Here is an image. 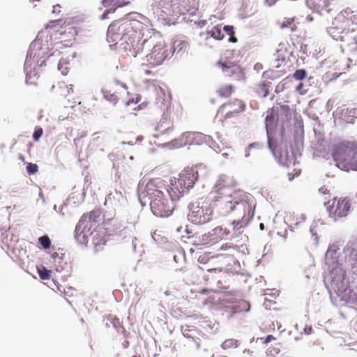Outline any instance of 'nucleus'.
<instances>
[{
  "instance_id": "obj_1",
  "label": "nucleus",
  "mask_w": 357,
  "mask_h": 357,
  "mask_svg": "<svg viewBox=\"0 0 357 357\" xmlns=\"http://www.w3.org/2000/svg\"><path fill=\"white\" fill-rule=\"evenodd\" d=\"M213 204L221 215H231L233 230H239L248 225L254 216V208L248 197L240 191L218 182L212 192Z\"/></svg>"
},
{
  "instance_id": "obj_2",
  "label": "nucleus",
  "mask_w": 357,
  "mask_h": 357,
  "mask_svg": "<svg viewBox=\"0 0 357 357\" xmlns=\"http://www.w3.org/2000/svg\"><path fill=\"white\" fill-rule=\"evenodd\" d=\"M142 36L148 37V47L153 46L151 52L146 56V65L155 67L161 65L171 54L172 51L168 48L160 33L146 25L142 29Z\"/></svg>"
},
{
  "instance_id": "obj_3",
  "label": "nucleus",
  "mask_w": 357,
  "mask_h": 357,
  "mask_svg": "<svg viewBox=\"0 0 357 357\" xmlns=\"http://www.w3.org/2000/svg\"><path fill=\"white\" fill-rule=\"evenodd\" d=\"M211 202L207 197H200L191 203L188 220L196 224L202 225L210 222L213 217V211L211 208Z\"/></svg>"
},
{
  "instance_id": "obj_4",
  "label": "nucleus",
  "mask_w": 357,
  "mask_h": 357,
  "mask_svg": "<svg viewBox=\"0 0 357 357\" xmlns=\"http://www.w3.org/2000/svg\"><path fill=\"white\" fill-rule=\"evenodd\" d=\"M198 178V172L190 168L183 170L174 183H172L169 197L173 199H178L184 192L192 188Z\"/></svg>"
},
{
  "instance_id": "obj_5",
  "label": "nucleus",
  "mask_w": 357,
  "mask_h": 357,
  "mask_svg": "<svg viewBox=\"0 0 357 357\" xmlns=\"http://www.w3.org/2000/svg\"><path fill=\"white\" fill-rule=\"evenodd\" d=\"M333 157L340 168L350 165L357 169V144L351 142L340 144L335 149Z\"/></svg>"
},
{
  "instance_id": "obj_6",
  "label": "nucleus",
  "mask_w": 357,
  "mask_h": 357,
  "mask_svg": "<svg viewBox=\"0 0 357 357\" xmlns=\"http://www.w3.org/2000/svg\"><path fill=\"white\" fill-rule=\"evenodd\" d=\"M160 5L167 15L193 13L197 9L196 0H160Z\"/></svg>"
},
{
  "instance_id": "obj_7",
  "label": "nucleus",
  "mask_w": 357,
  "mask_h": 357,
  "mask_svg": "<svg viewBox=\"0 0 357 357\" xmlns=\"http://www.w3.org/2000/svg\"><path fill=\"white\" fill-rule=\"evenodd\" d=\"M246 104L241 99L234 98L222 104L218 110L217 115L222 122L236 118L245 112Z\"/></svg>"
},
{
  "instance_id": "obj_8",
  "label": "nucleus",
  "mask_w": 357,
  "mask_h": 357,
  "mask_svg": "<svg viewBox=\"0 0 357 357\" xmlns=\"http://www.w3.org/2000/svg\"><path fill=\"white\" fill-rule=\"evenodd\" d=\"M170 188L165 187L164 181L160 178L151 179L147 182L144 189L139 192V197L146 199L151 202L155 198H160L167 194L169 195Z\"/></svg>"
},
{
  "instance_id": "obj_9",
  "label": "nucleus",
  "mask_w": 357,
  "mask_h": 357,
  "mask_svg": "<svg viewBox=\"0 0 357 357\" xmlns=\"http://www.w3.org/2000/svg\"><path fill=\"white\" fill-rule=\"evenodd\" d=\"M176 200L173 199L167 194L160 198H155L150 202L151 210L155 216L161 218L169 217L172 214L174 209V202Z\"/></svg>"
},
{
  "instance_id": "obj_10",
  "label": "nucleus",
  "mask_w": 357,
  "mask_h": 357,
  "mask_svg": "<svg viewBox=\"0 0 357 357\" xmlns=\"http://www.w3.org/2000/svg\"><path fill=\"white\" fill-rule=\"evenodd\" d=\"M147 38L148 37H146L141 41L139 36L135 32L125 37V42L120 43V46L125 50L128 56L136 57L143 52L145 45L148 47V42H146Z\"/></svg>"
},
{
  "instance_id": "obj_11",
  "label": "nucleus",
  "mask_w": 357,
  "mask_h": 357,
  "mask_svg": "<svg viewBox=\"0 0 357 357\" xmlns=\"http://www.w3.org/2000/svg\"><path fill=\"white\" fill-rule=\"evenodd\" d=\"M326 205L329 215L333 218L334 220L347 216L351 208L349 200L347 198L339 199L334 198L332 202L331 200L328 201Z\"/></svg>"
},
{
  "instance_id": "obj_12",
  "label": "nucleus",
  "mask_w": 357,
  "mask_h": 357,
  "mask_svg": "<svg viewBox=\"0 0 357 357\" xmlns=\"http://www.w3.org/2000/svg\"><path fill=\"white\" fill-rule=\"evenodd\" d=\"M225 75L234 81H241L245 79L243 69L236 63L225 60L218 63Z\"/></svg>"
},
{
  "instance_id": "obj_13",
  "label": "nucleus",
  "mask_w": 357,
  "mask_h": 357,
  "mask_svg": "<svg viewBox=\"0 0 357 357\" xmlns=\"http://www.w3.org/2000/svg\"><path fill=\"white\" fill-rule=\"evenodd\" d=\"M230 234V231L224 229L222 227H216L207 234L199 237V242L202 245L211 246L223 238H227Z\"/></svg>"
},
{
  "instance_id": "obj_14",
  "label": "nucleus",
  "mask_w": 357,
  "mask_h": 357,
  "mask_svg": "<svg viewBox=\"0 0 357 357\" xmlns=\"http://www.w3.org/2000/svg\"><path fill=\"white\" fill-rule=\"evenodd\" d=\"M93 223L87 218L86 215H82L75 229V238L80 244H86L88 234H90Z\"/></svg>"
},
{
  "instance_id": "obj_15",
  "label": "nucleus",
  "mask_w": 357,
  "mask_h": 357,
  "mask_svg": "<svg viewBox=\"0 0 357 357\" xmlns=\"http://www.w3.org/2000/svg\"><path fill=\"white\" fill-rule=\"evenodd\" d=\"M123 31L120 24H110L107 32V41L114 43L115 45L119 42H125V37H128V35L125 34Z\"/></svg>"
},
{
  "instance_id": "obj_16",
  "label": "nucleus",
  "mask_w": 357,
  "mask_h": 357,
  "mask_svg": "<svg viewBox=\"0 0 357 357\" xmlns=\"http://www.w3.org/2000/svg\"><path fill=\"white\" fill-rule=\"evenodd\" d=\"M337 296L345 303H355L357 301L356 294L343 282L337 284L335 290Z\"/></svg>"
},
{
  "instance_id": "obj_17",
  "label": "nucleus",
  "mask_w": 357,
  "mask_h": 357,
  "mask_svg": "<svg viewBox=\"0 0 357 357\" xmlns=\"http://www.w3.org/2000/svg\"><path fill=\"white\" fill-rule=\"evenodd\" d=\"M343 24H332L327 28L328 33L336 40H342V38L350 31Z\"/></svg>"
},
{
  "instance_id": "obj_18",
  "label": "nucleus",
  "mask_w": 357,
  "mask_h": 357,
  "mask_svg": "<svg viewBox=\"0 0 357 357\" xmlns=\"http://www.w3.org/2000/svg\"><path fill=\"white\" fill-rule=\"evenodd\" d=\"M102 3L105 7H111L110 9L106 10L101 16L100 19L105 20L108 14L114 13L117 8L129 4L130 0H102Z\"/></svg>"
},
{
  "instance_id": "obj_19",
  "label": "nucleus",
  "mask_w": 357,
  "mask_h": 357,
  "mask_svg": "<svg viewBox=\"0 0 357 357\" xmlns=\"http://www.w3.org/2000/svg\"><path fill=\"white\" fill-rule=\"evenodd\" d=\"M357 41V33H355L354 30H350L347 34L342 38L344 47L350 52L355 53L357 50L356 46Z\"/></svg>"
},
{
  "instance_id": "obj_20",
  "label": "nucleus",
  "mask_w": 357,
  "mask_h": 357,
  "mask_svg": "<svg viewBox=\"0 0 357 357\" xmlns=\"http://www.w3.org/2000/svg\"><path fill=\"white\" fill-rule=\"evenodd\" d=\"M172 128L173 121L170 114L168 112L164 113L156 126V130L161 134H163L172 130Z\"/></svg>"
},
{
  "instance_id": "obj_21",
  "label": "nucleus",
  "mask_w": 357,
  "mask_h": 357,
  "mask_svg": "<svg viewBox=\"0 0 357 357\" xmlns=\"http://www.w3.org/2000/svg\"><path fill=\"white\" fill-rule=\"evenodd\" d=\"M44 52H42L41 55V50H35L31 47L29 51L27 57L26 59L25 65H27L30 61L35 62L38 66H42L46 59V56L43 54Z\"/></svg>"
},
{
  "instance_id": "obj_22",
  "label": "nucleus",
  "mask_w": 357,
  "mask_h": 357,
  "mask_svg": "<svg viewBox=\"0 0 357 357\" xmlns=\"http://www.w3.org/2000/svg\"><path fill=\"white\" fill-rule=\"evenodd\" d=\"M189 47V43L184 36H177L173 39L172 54L184 52Z\"/></svg>"
},
{
  "instance_id": "obj_23",
  "label": "nucleus",
  "mask_w": 357,
  "mask_h": 357,
  "mask_svg": "<svg viewBox=\"0 0 357 357\" xmlns=\"http://www.w3.org/2000/svg\"><path fill=\"white\" fill-rule=\"evenodd\" d=\"M335 19L337 22H354L357 21V13L351 8H346L338 13Z\"/></svg>"
},
{
  "instance_id": "obj_24",
  "label": "nucleus",
  "mask_w": 357,
  "mask_h": 357,
  "mask_svg": "<svg viewBox=\"0 0 357 357\" xmlns=\"http://www.w3.org/2000/svg\"><path fill=\"white\" fill-rule=\"evenodd\" d=\"M52 91L59 96L66 97L73 92V85H67L64 82H58L56 85H53Z\"/></svg>"
},
{
  "instance_id": "obj_25",
  "label": "nucleus",
  "mask_w": 357,
  "mask_h": 357,
  "mask_svg": "<svg viewBox=\"0 0 357 357\" xmlns=\"http://www.w3.org/2000/svg\"><path fill=\"white\" fill-rule=\"evenodd\" d=\"M224 273L222 268H209L204 274V279L208 282H216L218 284L220 283L219 280L221 277L220 275Z\"/></svg>"
},
{
  "instance_id": "obj_26",
  "label": "nucleus",
  "mask_w": 357,
  "mask_h": 357,
  "mask_svg": "<svg viewBox=\"0 0 357 357\" xmlns=\"http://www.w3.org/2000/svg\"><path fill=\"white\" fill-rule=\"evenodd\" d=\"M331 0H306V3L309 8L316 10L317 13H321L327 8L330 3Z\"/></svg>"
},
{
  "instance_id": "obj_27",
  "label": "nucleus",
  "mask_w": 357,
  "mask_h": 357,
  "mask_svg": "<svg viewBox=\"0 0 357 357\" xmlns=\"http://www.w3.org/2000/svg\"><path fill=\"white\" fill-rule=\"evenodd\" d=\"M202 138V134L197 132H187L181 136V140L183 141L185 144H192L195 140L201 141Z\"/></svg>"
},
{
  "instance_id": "obj_28",
  "label": "nucleus",
  "mask_w": 357,
  "mask_h": 357,
  "mask_svg": "<svg viewBox=\"0 0 357 357\" xmlns=\"http://www.w3.org/2000/svg\"><path fill=\"white\" fill-rule=\"evenodd\" d=\"M235 86L232 84L222 85L218 89L216 93L219 97L227 98L235 92Z\"/></svg>"
},
{
  "instance_id": "obj_29",
  "label": "nucleus",
  "mask_w": 357,
  "mask_h": 357,
  "mask_svg": "<svg viewBox=\"0 0 357 357\" xmlns=\"http://www.w3.org/2000/svg\"><path fill=\"white\" fill-rule=\"evenodd\" d=\"M271 84V82L269 81L261 82L256 86L255 92L259 96L265 98L269 94Z\"/></svg>"
},
{
  "instance_id": "obj_30",
  "label": "nucleus",
  "mask_w": 357,
  "mask_h": 357,
  "mask_svg": "<svg viewBox=\"0 0 357 357\" xmlns=\"http://www.w3.org/2000/svg\"><path fill=\"white\" fill-rule=\"evenodd\" d=\"M239 247L236 244H234L233 243H226L223 244L220 248V250L225 252L221 254V255H229V256H234L235 252H237L238 251Z\"/></svg>"
},
{
  "instance_id": "obj_31",
  "label": "nucleus",
  "mask_w": 357,
  "mask_h": 357,
  "mask_svg": "<svg viewBox=\"0 0 357 357\" xmlns=\"http://www.w3.org/2000/svg\"><path fill=\"white\" fill-rule=\"evenodd\" d=\"M144 16L139 13L132 12L126 15L125 20L128 22H141Z\"/></svg>"
},
{
  "instance_id": "obj_32",
  "label": "nucleus",
  "mask_w": 357,
  "mask_h": 357,
  "mask_svg": "<svg viewBox=\"0 0 357 357\" xmlns=\"http://www.w3.org/2000/svg\"><path fill=\"white\" fill-rule=\"evenodd\" d=\"M238 346V341L236 339H227L225 340L222 344L221 347L223 349H229L232 348H236Z\"/></svg>"
},
{
  "instance_id": "obj_33",
  "label": "nucleus",
  "mask_w": 357,
  "mask_h": 357,
  "mask_svg": "<svg viewBox=\"0 0 357 357\" xmlns=\"http://www.w3.org/2000/svg\"><path fill=\"white\" fill-rule=\"evenodd\" d=\"M37 270L41 280H47L51 278V271L47 270L45 266H41L38 267Z\"/></svg>"
},
{
  "instance_id": "obj_34",
  "label": "nucleus",
  "mask_w": 357,
  "mask_h": 357,
  "mask_svg": "<svg viewBox=\"0 0 357 357\" xmlns=\"http://www.w3.org/2000/svg\"><path fill=\"white\" fill-rule=\"evenodd\" d=\"M211 36L216 40H221L224 35L222 33L221 25H217L214 26L210 32Z\"/></svg>"
},
{
  "instance_id": "obj_35",
  "label": "nucleus",
  "mask_w": 357,
  "mask_h": 357,
  "mask_svg": "<svg viewBox=\"0 0 357 357\" xmlns=\"http://www.w3.org/2000/svg\"><path fill=\"white\" fill-rule=\"evenodd\" d=\"M102 92H103L105 98L107 100H108L112 102H114V103H116L118 101L119 96L116 93L112 92L111 90H108V89H104L102 91Z\"/></svg>"
},
{
  "instance_id": "obj_36",
  "label": "nucleus",
  "mask_w": 357,
  "mask_h": 357,
  "mask_svg": "<svg viewBox=\"0 0 357 357\" xmlns=\"http://www.w3.org/2000/svg\"><path fill=\"white\" fill-rule=\"evenodd\" d=\"M83 215H86L87 218L93 223L97 222L100 213L98 210H93L90 213H84Z\"/></svg>"
},
{
  "instance_id": "obj_37",
  "label": "nucleus",
  "mask_w": 357,
  "mask_h": 357,
  "mask_svg": "<svg viewBox=\"0 0 357 357\" xmlns=\"http://www.w3.org/2000/svg\"><path fill=\"white\" fill-rule=\"evenodd\" d=\"M38 241L45 249L50 248L51 245V241L47 235L40 237Z\"/></svg>"
},
{
  "instance_id": "obj_38",
  "label": "nucleus",
  "mask_w": 357,
  "mask_h": 357,
  "mask_svg": "<svg viewBox=\"0 0 357 357\" xmlns=\"http://www.w3.org/2000/svg\"><path fill=\"white\" fill-rule=\"evenodd\" d=\"M43 135V130L41 127H36L33 133V139L35 142H38Z\"/></svg>"
},
{
  "instance_id": "obj_39",
  "label": "nucleus",
  "mask_w": 357,
  "mask_h": 357,
  "mask_svg": "<svg viewBox=\"0 0 357 357\" xmlns=\"http://www.w3.org/2000/svg\"><path fill=\"white\" fill-rule=\"evenodd\" d=\"M306 76V73L305 70L301 69L297 70L294 73V77L297 80H302Z\"/></svg>"
},
{
  "instance_id": "obj_40",
  "label": "nucleus",
  "mask_w": 357,
  "mask_h": 357,
  "mask_svg": "<svg viewBox=\"0 0 357 357\" xmlns=\"http://www.w3.org/2000/svg\"><path fill=\"white\" fill-rule=\"evenodd\" d=\"M26 171L29 174H34L38 171V167L36 164L29 163L26 166Z\"/></svg>"
},
{
  "instance_id": "obj_41",
  "label": "nucleus",
  "mask_w": 357,
  "mask_h": 357,
  "mask_svg": "<svg viewBox=\"0 0 357 357\" xmlns=\"http://www.w3.org/2000/svg\"><path fill=\"white\" fill-rule=\"evenodd\" d=\"M58 69L62 73V75H66L68 73V68L67 66H63V64L61 63V61H59L58 65Z\"/></svg>"
},
{
  "instance_id": "obj_42",
  "label": "nucleus",
  "mask_w": 357,
  "mask_h": 357,
  "mask_svg": "<svg viewBox=\"0 0 357 357\" xmlns=\"http://www.w3.org/2000/svg\"><path fill=\"white\" fill-rule=\"evenodd\" d=\"M280 351V347H269L267 350V352L271 356H275L279 354Z\"/></svg>"
},
{
  "instance_id": "obj_43",
  "label": "nucleus",
  "mask_w": 357,
  "mask_h": 357,
  "mask_svg": "<svg viewBox=\"0 0 357 357\" xmlns=\"http://www.w3.org/2000/svg\"><path fill=\"white\" fill-rule=\"evenodd\" d=\"M276 338L272 335H267L266 337H261L260 340L262 341L263 343L264 344H268L272 340H275Z\"/></svg>"
},
{
  "instance_id": "obj_44",
  "label": "nucleus",
  "mask_w": 357,
  "mask_h": 357,
  "mask_svg": "<svg viewBox=\"0 0 357 357\" xmlns=\"http://www.w3.org/2000/svg\"><path fill=\"white\" fill-rule=\"evenodd\" d=\"M224 30L229 35V36H231V35H234V26H230V25H227V26H225L224 27Z\"/></svg>"
},
{
  "instance_id": "obj_45",
  "label": "nucleus",
  "mask_w": 357,
  "mask_h": 357,
  "mask_svg": "<svg viewBox=\"0 0 357 357\" xmlns=\"http://www.w3.org/2000/svg\"><path fill=\"white\" fill-rule=\"evenodd\" d=\"M53 13L54 14H60L61 13V7L59 4H56L53 6Z\"/></svg>"
},
{
  "instance_id": "obj_46",
  "label": "nucleus",
  "mask_w": 357,
  "mask_h": 357,
  "mask_svg": "<svg viewBox=\"0 0 357 357\" xmlns=\"http://www.w3.org/2000/svg\"><path fill=\"white\" fill-rule=\"evenodd\" d=\"M353 262L351 263V270L354 273L357 274V258L356 259H352Z\"/></svg>"
},
{
  "instance_id": "obj_47",
  "label": "nucleus",
  "mask_w": 357,
  "mask_h": 357,
  "mask_svg": "<svg viewBox=\"0 0 357 357\" xmlns=\"http://www.w3.org/2000/svg\"><path fill=\"white\" fill-rule=\"evenodd\" d=\"M198 261L201 264H206V255L199 256V257L198 259Z\"/></svg>"
},
{
  "instance_id": "obj_48",
  "label": "nucleus",
  "mask_w": 357,
  "mask_h": 357,
  "mask_svg": "<svg viewBox=\"0 0 357 357\" xmlns=\"http://www.w3.org/2000/svg\"><path fill=\"white\" fill-rule=\"evenodd\" d=\"M240 303H241V306H243V307L245 308V311H248L249 310V304L247 302L242 301H241Z\"/></svg>"
},
{
  "instance_id": "obj_49",
  "label": "nucleus",
  "mask_w": 357,
  "mask_h": 357,
  "mask_svg": "<svg viewBox=\"0 0 357 357\" xmlns=\"http://www.w3.org/2000/svg\"><path fill=\"white\" fill-rule=\"evenodd\" d=\"M277 0H265L268 6H271L276 2Z\"/></svg>"
},
{
  "instance_id": "obj_50",
  "label": "nucleus",
  "mask_w": 357,
  "mask_h": 357,
  "mask_svg": "<svg viewBox=\"0 0 357 357\" xmlns=\"http://www.w3.org/2000/svg\"><path fill=\"white\" fill-rule=\"evenodd\" d=\"M139 100H140V98H139V97L137 96V97H136V98H135V100H134V99H132V101H130H130H128V105H129L130 102H135V103H138V102H139Z\"/></svg>"
},
{
  "instance_id": "obj_51",
  "label": "nucleus",
  "mask_w": 357,
  "mask_h": 357,
  "mask_svg": "<svg viewBox=\"0 0 357 357\" xmlns=\"http://www.w3.org/2000/svg\"><path fill=\"white\" fill-rule=\"evenodd\" d=\"M229 40L232 43H236L237 41V38L234 37V35H231L230 36Z\"/></svg>"
},
{
  "instance_id": "obj_52",
  "label": "nucleus",
  "mask_w": 357,
  "mask_h": 357,
  "mask_svg": "<svg viewBox=\"0 0 357 357\" xmlns=\"http://www.w3.org/2000/svg\"><path fill=\"white\" fill-rule=\"evenodd\" d=\"M303 84L302 83H300L297 86H296V91H301V90L303 89Z\"/></svg>"
},
{
  "instance_id": "obj_53",
  "label": "nucleus",
  "mask_w": 357,
  "mask_h": 357,
  "mask_svg": "<svg viewBox=\"0 0 357 357\" xmlns=\"http://www.w3.org/2000/svg\"><path fill=\"white\" fill-rule=\"evenodd\" d=\"M61 20H62V19L59 18V19H56V20H52L50 22H59Z\"/></svg>"
},
{
  "instance_id": "obj_54",
  "label": "nucleus",
  "mask_w": 357,
  "mask_h": 357,
  "mask_svg": "<svg viewBox=\"0 0 357 357\" xmlns=\"http://www.w3.org/2000/svg\"><path fill=\"white\" fill-rule=\"evenodd\" d=\"M259 227H260V229H261V230H263V229H264V224H263V223H261V224L259 225Z\"/></svg>"
},
{
  "instance_id": "obj_55",
  "label": "nucleus",
  "mask_w": 357,
  "mask_h": 357,
  "mask_svg": "<svg viewBox=\"0 0 357 357\" xmlns=\"http://www.w3.org/2000/svg\"><path fill=\"white\" fill-rule=\"evenodd\" d=\"M211 357H215L214 355H212ZM216 357H228L227 356H224V355H220V356H218Z\"/></svg>"
},
{
  "instance_id": "obj_56",
  "label": "nucleus",
  "mask_w": 357,
  "mask_h": 357,
  "mask_svg": "<svg viewBox=\"0 0 357 357\" xmlns=\"http://www.w3.org/2000/svg\"><path fill=\"white\" fill-rule=\"evenodd\" d=\"M121 85L122 87H123L125 89H127V86H126V84L125 83L121 84Z\"/></svg>"
},
{
  "instance_id": "obj_57",
  "label": "nucleus",
  "mask_w": 357,
  "mask_h": 357,
  "mask_svg": "<svg viewBox=\"0 0 357 357\" xmlns=\"http://www.w3.org/2000/svg\"><path fill=\"white\" fill-rule=\"evenodd\" d=\"M287 24H282V28H284V27H287Z\"/></svg>"
},
{
  "instance_id": "obj_58",
  "label": "nucleus",
  "mask_w": 357,
  "mask_h": 357,
  "mask_svg": "<svg viewBox=\"0 0 357 357\" xmlns=\"http://www.w3.org/2000/svg\"><path fill=\"white\" fill-rule=\"evenodd\" d=\"M269 118L271 119V118H272V116H271L268 115V116H266V121H267L269 119Z\"/></svg>"
},
{
  "instance_id": "obj_59",
  "label": "nucleus",
  "mask_w": 357,
  "mask_h": 357,
  "mask_svg": "<svg viewBox=\"0 0 357 357\" xmlns=\"http://www.w3.org/2000/svg\"><path fill=\"white\" fill-rule=\"evenodd\" d=\"M331 248H328V250L326 252V256L329 254V252H331Z\"/></svg>"
},
{
  "instance_id": "obj_60",
  "label": "nucleus",
  "mask_w": 357,
  "mask_h": 357,
  "mask_svg": "<svg viewBox=\"0 0 357 357\" xmlns=\"http://www.w3.org/2000/svg\"><path fill=\"white\" fill-rule=\"evenodd\" d=\"M296 20V17H292V18L289 19V20H291V22H293V21H294V20Z\"/></svg>"
},
{
  "instance_id": "obj_61",
  "label": "nucleus",
  "mask_w": 357,
  "mask_h": 357,
  "mask_svg": "<svg viewBox=\"0 0 357 357\" xmlns=\"http://www.w3.org/2000/svg\"><path fill=\"white\" fill-rule=\"evenodd\" d=\"M32 2H34V1H39V0H31Z\"/></svg>"
}]
</instances>
